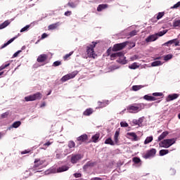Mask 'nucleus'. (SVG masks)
<instances>
[{"instance_id": "1", "label": "nucleus", "mask_w": 180, "mask_h": 180, "mask_svg": "<svg viewBox=\"0 0 180 180\" xmlns=\"http://www.w3.org/2000/svg\"><path fill=\"white\" fill-rule=\"evenodd\" d=\"M96 44H98V43L93 41L92 44L86 46V53L89 58H96L97 55L95 53L94 51V49L96 47Z\"/></svg>"}, {"instance_id": "2", "label": "nucleus", "mask_w": 180, "mask_h": 180, "mask_svg": "<svg viewBox=\"0 0 180 180\" xmlns=\"http://www.w3.org/2000/svg\"><path fill=\"white\" fill-rule=\"evenodd\" d=\"M166 33H167V30L160 31L156 34L148 36L145 39V41L146 43H151L152 41H155V40L158 39V37H161L164 36V34H165Z\"/></svg>"}, {"instance_id": "3", "label": "nucleus", "mask_w": 180, "mask_h": 180, "mask_svg": "<svg viewBox=\"0 0 180 180\" xmlns=\"http://www.w3.org/2000/svg\"><path fill=\"white\" fill-rule=\"evenodd\" d=\"M176 141V140L175 139H164L159 143V147H162L163 148H169L171 146L175 144Z\"/></svg>"}, {"instance_id": "4", "label": "nucleus", "mask_w": 180, "mask_h": 180, "mask_svg": "<svg viewBox=\"0 0 180 180\" xmlns=\"http://www.w3.org/2000/svg\"><path fill=\"white\" fill-rule=\"evenodd\" d=\"M127 110L130 112V113H137L141 110V103H134L132 105H129L127 108Z\"/></svg>"}, {"instance_id": "5", "label": "nucleus", "mask_w": 180, "mask_h": 180, "mask_svg": "<svg viewBox=\"0 0 180 180\" xmlns=\"http://www.w3.org/2000/svg\"><path fill=\"white\" fill-rule=\"evenodd\" d=\"M155 154H157V149L151 148L148 150L146 153H143L142 157L145 160H150V158H154V157H155Z\"/></svg>"}, {"instance_id": "6", "label": "nucleus", "mask_w": 180, "mask_h": 180, "mask_svg": "<svg viewBox=\"0 0 180 180\" xmlns=\"http://www.w3.org/2000/svg\"><path fill=\"white\" fill-rule=\"evenodd\" d=\"M42 95L40 92H37L34 94L26 96L25 98L26 102H30V101H40V99H41L42 98Z\"/></svg>"}, {"instance_id": "7", "label": "nucleus", "mask_w": 180, "mask_h": 180, "mask_svg": "<svg viewBox=\"0 0 180 180\" xmlns=\"http://www.w3.org/2000/svg\"><path fill=\"white\" fill-rule=\"evenodd\" d=\"M77 75H78V71L76 70L63 76L60 79V81L62 82H66V81H68V79H72V78H75V76Z\"/></svg>"}, {"instance_id": "8", "label": "nucleus", "mask_w": 180, "mask_h": 180, "mask_svg": "<svg viewBox=\"0 0 180 180\" xmlns=\"http://www.w3.org/2000/svg\"><path fill=\"white\" fill-rule=\"evenodd\" d=\"M126 46H127V42L115 44L112 46V51H120V50H123V49H124V47H126Z\"/></svg>"}, {"instance_id": "9", "label": "nucleus", "mask_w": 180, "mask_h": 180, "mask_svg": "<svg viewBox=\"0 0 180 180\" xmlns=\"http://www.w3.org/2000/svg\"><path fill=\"white\" fill-rule=\"evenodd\" d=\"M82 155L81 154L72 155L70 159L72 164H77L79 160H82Z\"/></svg>"}, {"instance_id": "10", "label": "nucleus", "mask_w": 180, "mask_h": 180, "mask_svg": "<svg viewBox=\"0 0 180 180\" xmlns=\"http://www.w3.org/2000/svg\"><path fill=\"white\" fill-rule=\"evenodd\" d=\"M88 140V135L86 134H84L80 136L77 138V141H79V144H82L84 141Z\"/></svg>"}, {"instance_id": "11", "label": "nucleus", "mask_w": 180, "mask_h": 180, "mask_svg": "<svg viewBox=\"0 0 180 180\" xmlns=\"http://www.w3.org/2000/svg\"><path fill=\"white\" fill-rule=\"evenodd\" d=\"M48 57L49 56H47L46 54H41L38 56L37 61L38 63H44L47 60Z\"/></svg>"}, {"instance_id": "12", "label": "nucleus", "mask_w": 180, "mask_h": 180, "mask_svg": "<svg viewBox=\"0 0 180 180\" xmlns=\"http://www.w3.org/2000/svg\"><path fill=\"white\" fill-rule=\"evenodd\" d=\"M143 122H144L143 117H140L139 120H133L132 123L135 124V126H141L143 124Z\"/></svg>"}, {"instance_id": "13", "label": "nucleus", "mask_w": 180, "mask_h": 180, "mask_svg": "<svg viewBox=\"0 0 180 180\" xmlns=\"http://www.w3.org/2000/svg\"><path fill=\"white\" fill-rule=\"evenodd\" d=\"M34 162V168H39L40 165H43V164H44V162L39 158L35 159Z\"/></svg>"}, {"instance_id": "14", "label": "nucleus", "mask_w": 180, "mask_h": 180, "mask_svg": "<svg viewBox=\"0 0 180 180\" xmlns=\"http://www.w3.org/2000/svg\"><path fill=\"white\" fill-rule=\"evenodd\" d=\"M174 44V46H179V41H178V39H174L168 41L165 44V46H168V44Z\"/></svg>"}, {"instance_id": "15", "label": "nucleus", "mask_w": 180, "mask_h": 180, "mask_svg": "<svg viewBox=\"0 0 180 180\" xmlns=\"http://www.w3.org/2000/svg\"><path fill=\"white\" fill-rule=\"evenodd\" d=\"M179 96V94H169L167 96V101L169 102L171 101H174V99L178 98Z\"/></svg>"}, {"instance_id": "16", "label": "nucleus", "mask_w": 180, "mask_h": 180, "mask_svg": "<svg viewBox=\"0 0 180 180\" xmlns=\"http://www.w3.org/2000/svg\"><path fill=\"white\" fill-rule=\"evenodd\" d=\"M15 39H18V37H14L13 38H11L10 40H8L6 43H5L0 47V50H2V49H5V47H6L7 46H9V44H11V43H12Z\"/></svg>"}, {"instance_id": "17", "label": "nucleus", "mask_w": 180, "mask_h": 180, "mask_svg": "<svg viewBox=\"0 0 180 180\" xmlns=\"http://www.w3.org/2000/svg\"><path fill=\"white\" fill-rule=\"evenodd\" d=\"M101 137V134L97 133L96 134H94L92 137H91V141L92 143H98V141H99V138Z\"/></svg>"}, {"instance_id": "18", "label": "nucleus", "mask_w": 180, "mask_h": 180, "mask_svg": "<svg viewBox=\"0 0 180 180\" xmlns=\"http://www.w3.org/2000/svg\"><path fill=\"white\" fill-rule=\"evenodd\" d=\"M108 7H109V5H108V4H100L97 7V11L102 12V11H103V9H107V8H108Z\"/></svg>"}, {"instance_id": "19", "label": "nucleus", "mask_w": 180, "mask_h": 180, "mask_svg": "<svg viewBox=\"0 0 180 180\" xmlns=\"http://www.w3.org/2000/svg\"><path fill=\"white\" fill-rule=\"evenodd\" d=\"M58 26H60V22H56V23H53V24H51V25H49L48 30H54L57 29V27Z\"/></svg>"}, {"instance_id": "20", "label": "nucleus", "mask_w": 180, "mask_h": 180, "mask_svg": "<svg viewBox=\"0 0 180 180\" xmlns=\"http://www.w3.org/2000/svg\"><path fill=\"white\" fill-rule=\"evenodd\" d=\"M53 142L48 141L46 143H44L41 148H39L40 150H47V148L51 146Z\"/></svg>"}, {"instance_id": "21", "label": "nucleus", "mask_w": 180, "mask_h": 180, "mask_svg": "<svg viewBox=\"0 0 180 180\" xmlns=\"http://www.w3.org/2000/svg\"><path fill=\"white\" fill-rule=\"evenodd\" d=\"M94 113V109L92 108H87L84 112V116H91Z\"/></svg>"}, {"instance_id": "22", "label": "nucleus", "mask_w": 180, "mask_h": 180, "mask_svg": "<svg viewBox=\"0 0 180 180\" xmlns=\"http://www.w3.org/2000/svg\"><path fill=\"white\" fill-rule=\"evenodd\" d=\"M143 99H145V101H157V98L154 96H148V95H145L143 96Z\"/></svg>"}, {"instance_id": "23", "label": "nucleus", "mask_w": 180, "mask_h": 180, "mask_svg": "<svg viewBox=\"0 0 180 180\" xmlns=\"http://www.w3.org/2000/svg\"><path fill=\"white\" fill-rule=\"evenodd\" d=\"M117 61L120 64H122V65L127 64V60H126V57L124 56L120 58Z\"/></svg>"}, {"instance_id": "24", "label": "nucleus", "mask_w": 180, "mask_h": 180, "mask_svg": "<svg viewBox=\"0 0 180 180\" xmlns=\"http://www.w3.org/2000/svg\"><path fill=\"white\" fill-rule=\"evenodd\" d=\"M169 133L168 131H164L162 133V134L158 138V141H161V140H164L165 136L169 134Z\"/></svg>"}, {"instance_id": "25", "label": "nucleus", "mask_w": 180, "mask_h": 180, "mask_svg": "<svg viewBox=\"0 0 180 180\" xmlns=\"http://www.w3.org/2000/svg\"><path fill=\"white\" fill-rule=\"evenodd\" d=\"M169 153V150L168 149H162L160 150L159 154L160 157H162L164 155H167Z\"/></svg>"}, {"instance_id": "26", "label": "nucleus", "mask_w": 180, "mask_h": 180, "mask_svg": "<svg viewBox=\"0 0 180 180\" xmlns=\"http://www.w3.org/2000/svg\"><path fill=\"white\" fill-rule=\"evenodd\" d=\"M127 136H129V137H132L135 141H137V135L134 132H128L127 134Z\"/></svg>"}, {"instance_id": "27", "label": "nucleus", "mask_w": 180, "mask_h": 180, "mask_svg": "<svg viewBox=\"0 0 180 180\" xmlns=\"http://www.w3.org/2000/svg\"><path fill=\"white\" fill-rule=\"evenodd\" d=\"M120 134V132L119 131H116L115 136H114V140H115V143H116V144H117V143H119V136Z\"/></svg>"}, {"instance_id": "28", "label": "nucleus", "mask_w": 180, "mask_h": 180, "mask_svg": "<svg viewBox=\"0 0 180 180\" xmlns=\"http://www.w3.org/2000/svg\"><path fill=\"white\" fill-rule=\"evenodd\" d=\"M141 88H144V86L143 85H134L132 86V91H134L135 92L137 91H140Z\"/></svg>"}, {"instance_id": "29", "label": "nucleus", "mask_w": 180, "mask_h": 180, "mask_svg": "<svg viewBox=\"0 0 180 180\" xmlns=\"http://www.w3.org/2000/svg\"><path fill=\"white\" fill-rule=\"evenodd\" d=\"M10 23L11 22H9V20L4 21L2 24L0 25V30L5 29V27H6V26H8Z\"/></svg>"}, {"instance_id": "30", "label": "nucleus", "mask_w": 180, "mask_h": 180, "mask_svg": "<svg viewBox=\"0 0 180 180\" xmlns=\"http://www.w3.org/2000/svg\"><path fill=\"white\" fill-rule=\"evenodd\" d=\"M105 144H109L110 146H114L115 142H113V140H112V138H108L105 141Z\"/></svg>"}, {"instance_id": "31", "label": "nucleus", "mask_w": 180, "mask_h": 180, "mask_svg": "<svg viewBox=\"0 0 180 180\" xmlns=\"http://www.w3.org/2000/svg\"><path fill=\"white\" fill-rule=\"evenodd\" d=\"M95 162H88L86 165H84L83 168L84 169H86L89 168V167H94Z\"/></svg>"}, {"instance_id": "32", "label": "nucleus", "mask_w": 180, "mask_h": 180, "mask_svg": "<svg viewBox=\"0 0 180 180\" xmlns=\"http://www.w3.org/2000/svg\"><path fill=\"white\" fill-rule=\"evenodd\" d=\"M152 67H158V65H162L161 60H156L151 63Z\"/></svg>"}, {"instance_id": "33", "label": "nucleus", "mask_w": 180, "mask_h": 180, "mask_svg": "<svg viewBox=\"0 0 180 180\" xmlns=\"http://www.w3.org/2000/svg\"><path fill=\"white\" fill-rule=\"evenodd\" d=\"M20 124H22V122L20 121H16L13 123L12 127H13L14 129H18V127H19Z\"/></svg>"}, {"instance_id": "34", "label": "nucleus", "mask_w": 180, "mask_h": 180, "mask_svg": "<svg viewBox=\"0 0 180 180\" xmlns=\"http://www.w3.org/2000/svg\"><path fill=\"white\" fill-rule=\"evenodd\" d=\"M139 65H137V63H134L131 65L129 66V68L130 70H136V68H139Z\"/></svg>"}, {"instance_id": "35", "label": "nucleus", "mask_w": 180, "mask_h": 180, "mask_svg": "<svg viewBox=\"0 0 180 180\" xmlns=\"http://www.w3.org/2000/svg\"><path fill=\"white\" fill-rule=\"evenodd\" d=\"M132 161L133 162H134V164H141V160L140 159V158H137V157L133 158Z\"/></svg>"}, {"instance_id": "36", "label": "nucleus", "mask_w": 180, "mask_h": 180, "mask_svg": "<svg viewBox=\"0 0 180 180\" xmlns=\"http://www.w3.org/2000/svg\"><path fill=\"white\" fill-rule=\"evenodd\" d=\"M153 140V136H148L144 141V144H148L149 143H151Z\"/></svg>"}, {"instance_id": "37", "label": "nucleus", "mask_w": 180, "mask_h": 180, "mask_svg": "<svg viewBox=\"0 0 180 180\" xmlns=\"http://www.w3.org/2000/svg\"><path fill=\"white\" fill-rule=\"evenodd\" d=\"M68 147H69V148H75V142H74L73 141H70L68 142Z\"/></svg>"}, {"instance_id": "38", "label": "nucleus", "mask_w": 180, "mask_h": 180, "mask_svg": "<svg viewBox=\"0 0 180 180\" xmlns=\"http://www.w3.org/2000/svg\"><path fill=\"white\" fill-rule=\"evenodd\" d=\"M64 171H68V167L62 166L61 167H59L58 169L59 172H64Z\"/></svg>"}, {"instance_id": "39", "label": "nucleus", "mask_w": 180, "mask_h": 180, "mask_svg": "<svg viewBox=\"0 0 180 180\" xmlns=\"http://www.w3.org/2000/svg\"><path fill=\"white\" fill-rule=\"evenodd\" d=\"M73 53H74V51H71L69 53L66 54L65 56H63V60L65 61L68 60V58H70V57H71V56H72Z\"/></svg>"}, {"instance_id": "40", "label": "nucleus", "mask_w": 180, "mask_h": 180, "mask_svg": "<svg viewBox=\"0 0 180 180\" xmlns=\"http://www.w3.org/2000/svg\"><path fill=\"white\" fill-rule=\"evenodd\" d=\"M173 26L174 27H178V26H180V20H174L173 22Z\"/></svg>"}, {"instance_id": "41", "label": "nucleus", "mask_w": 180, "mask_h": 180, "mask_svg": "<svg viewBox=\"0 0 180 180\" xmlns=\"http://www.w3.org/2000/svg\"><path fill=\"white\" fill-rule=\"evenodd\" d=\"M172 58V54H168L164 56L165 61H168L169 60H171Z\"/></svg>"}, {"instance_id": "42", "label": "nucleus", "mask_w": 180, "mask_h": 180, "mask_svg": "<svg viewBox=\"0 0 180 180\" xmlns=\"http://www.w3.org/2000/svg\"><path fill=\"white\" fill-rule=\"evenodd\" d=\"M164 15H165V13H164V12L158 13V15H157L158 20H160V19H161V18H162V16H164Z\"/></svg>"}, {"instance_id": "43", "label": "nucleus", "mask_w": 180, "mask_h": 180, "mask_svg": "<svg viewBox=\"0 0 180 180\" xmlns=\"http://www.w3.org/2000/svg\"><path fill=\"white\" fill-rule=\"evenodd\" d=\"M9 116V112H4L3 114L1 115V119H5Z\"/></svg>"}, {"instance_id": "44", "label": "nucleus", "mask_w": 180, "mask_h": 180, "mask_svg": "<svg viewBox=\"0 0 180 180\" xmlns=\"http://www.w3.org/2000/svg\"><path fill=\"white\" fill-rule=\"evenodd\" d=\"M29 27H30V25H26L20 30V33H23V32H27Z\"/></svg>"}, {"instance_id": "45", "label": "nucleus", "mask_w": 180, "mask_h": 180, "mask_svg": "<svg viewBox=\"0 0 180 180\" xmlns=\"http://www.w3.org/2000/svg\"><path fill=\"white\" fill-rule=\"evenodd\" d=\"M59 65H61V61L60 60L55 61L53 63V67H58Z\"/></svg>"}, {"instance_id": "46", "label": "nucleus", "mask_w": 180, "mask_h": 180, "mask_svg": "<svg viewBox=\"0 0 180 180\" xmlns=\"http://www.w3.org/2000/svg\"><path fill=\"white\" fill-rule=\"evenodd\" d=\"M68 6H70V8H76L77 5L74 4V2H69L67 4Z\"/></svg>"}, {"instance_id": "47", "label": "nucleus", "mask_w": 180, "mask_h": 180, "mask_svg": "<svg viewBox=\"0 0 180 180\" xmlns=\"http://www.w3.org/2000/svg\"><path fill=\"white\" fill-rule=\"evenodd\" d=\"M121 127H129V124L126 122H120Z\"/></svg>"}, {"instance_id": "48", "label": "nucleus", "mask_w": 180, "mask_h": 180, "mask_svg": "<svg viewBox=\"0 0 180 180\" xmlns=\"http://www.w3.org/2000/svg\"><path fill=\"white\" fill-rule=\"evenodd\" d=\"M180 6V1L177 2L176 4H174L172 7V9H176L177 8H179Z\"/></svg>"}, {"instance_id": "49", "label": "nucleus", "mask_w": 180, "mask_h": 180, "mask_svg": "<svg viewBox=\"0 0 180 180\" xmlns=\"http://www.w3.org/2000/svg\"><path fill=\"white\" fill-rule=\"evenodd\" d=\"M153 96H163L164 94L162 93H153Z\"/></svg>"}, {"instance_id": "50", "label": "nucleus", "mask_w": 180, "mask_h": 180, "mask_svg": "<svg viewBox=\"0 0 180 180\" xmlns=\"http://www.w3.org/2000/svg\"><path fill=\"white\" fill-rule=\"evenodd\" d=\"M136 34H137V31L136 30H133L131 32H129V36L133 37V36H136Z\"/></svg>"}, {"instance_id": "51", "label": "nucleus", "mask_w": 180, "mask_h": 180, "mask_svg": "<svg viewBox=\"0 0 180 180\" xmlns=\"http://www.w3.org/2000/svg\"><path fill=\"white\" fill-rule=\"evenodd\" d=\"M117 56L120 58L124 57V53H123V52H117Z\"/></svg>"}, {"instance_id": "52", "label": "nucleus", "mask_w": 180, "mask_h": 180, "mask_svg": "<svg viewBox=\"0 0 180 180\" xmlns=\"http://www.w3.org/2000/svg\"><path fill=\"white\" fill-rule=\"evenodd\" d=\"M20 53H22V50H19V51H18L17 52H15L14 54H13V57H18V56H19V54H20Z\"/></svg>"}, {"instance_id": "53", "label": "nucleus", "mask_w": 180, "mask_h": 180, "mask_svg": "<svg viewBox=\"0 0 180 180\" xmlns=\"http://www.w3.org/2000/svg\"><path fill=\"white\" fill-rule=\"evenodd\" d=\"M32 150L27 149V150H25L24 151H22L21 152V154L23 155V154H29V153H31Z\"/></svg>"}, {"instance_id": "54", "label": "nucleus", "mask_w": 180, "mask_h": 180, "mask_svg": "<svg viewBox=\"0 0 180 180\" xmlns=\"http://www.w3.org/2000/svg\"><path fill=\"white\" fill-rule=\"evenodd\" d=\"M74 176L75 178H81V176H82V174H81V173H75L74 174Z\"/></svg>"}, {"instance_id": "55", "label": "nucleus", "mask_w": 180, "mask_h": 180, "mask_svg": "<svg viewBox=\"0 0 180 180\" xmlns=\"http://www.w3.org/2000/svg\"><path fill=\"white\" fill-rule=\"evenodd\" d=\"M117 57V53H114L110 55V58H116Z\"/></svg>"}, {"instance_id": "56", "label": "nucleus", "mask_w": 180, "mask_h": 180, "mask_svg": "<svg viewBox=\"0 0 180 180\" xmlns=\"http://www.w3.org/2000/svg\"><path fill=\"white\" fill-rule=\"evenodd\" d=\"M9 65H11V63H7L6 65H2L1 68L3 70H5V68H6L7 67H9Z\"/></svg>"}, {"instance_id": "57", "label": "nucleus", "mask_w": 180, "mask_h": 180, "mask_svg": "<svg viewBox=\"0 0 180 180\" xmlns=\"http://www.w3.org/2000/svg\"><path fill=\"white\" fill-rule=\"evenodd\" d=\"M71 13H72L71 11H66L65 12V16H71Z\"/></svg>"}, {"instance_id": "58", "label": "nucleus", "mask_w": 180, "mask_h": 180, "mask_svg": "<svg viewBox=\"0 0 180 180\" xmlns=\"http://www.w3.org/2000/svg\"><path fill=\"white\" fill-rule=\"evenodd\" d=\"M48 36L49 35L46 33H44L42 34L41 39H46V37H48Z\"/></svg>"}, {"instance_id": "59", "label": "nucleus", "mask_w": 180, "mask_h": 180, "mask_svg": "<svg viewBox=\"0 0 180 180\" xmlns=\"http://www.w3.org/2000/svg\"><path fill=\"white\" fill-rule=\"evenodd\" d=\"M93 180H103V179L101 178V177H94L93 179Z\"/></svg>"}, {"instance_id": "60", "label": "nucleus", "mask_w": 180, "mask_h": 180, "mask_svg": "<svg viewBox=\"0 0 180 180\" xmlns=\"http://www.w3.org/2000/svg\"><path fill=\"white\" fill-rule=\"evenodd\" d=\"M107 53H108V56H110V49H108Z\"/></svg>"}, {"instance_id": "61", "label": "nucleus", "mask_w": 180, "mask_h": 180, "mask_svg": "<svg viewBox=\"0 0 180 180\" xmlns=\"http://www.w3.org/2000/svg\"><path fill=\"white\" fill-rule=\"evenodd\" d=\"M44 106H46V103H44L41 104V108H43Z\"/></svg>"}, {"instance_id": "62", "label": "nucleus", "mask_w": 180, "mask_h": 180, "mask_svg": "<svg viewBox=\"0 0 180 180\" xmlns=\"http://www.w3.org/2000/svg\"><path fill=\"white\" fill-rule=\"evenodd\" d=\"M2 136H4V134H2V132H0V139H2Z\"/></svg>"}, {"instance_id": "63", "label": "nucleus", "mask_w": 180, "mask_h": 180, "mask_svg": "<svg viewBox=\"0 0 180 180\" xmlns=\"http://www.w3.org/2000/svg\"><path fill=\"white\" fill-rule=\"evenodd\" d=\"M25 49H26V46H23L21 48V51H22V50H25Z\"/></svg>"}, {"instance_id": "64", "label": "nucleus", "mask_w": 180, "mask_h": 180, "mask_svg": "<svg viewBox=\"0 0 180 180\" xmlns=\"http://www.w3.org/2000/svg\"><path fill=\"white\" fill-rule=\"evenodd\" d=\"M4 75V72H0V76Z\"/></svg>"}]
</instances>
